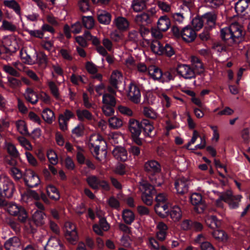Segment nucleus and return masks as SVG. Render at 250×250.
Wrapping results in <instances>:
<instances>
[{"instance_id": "36", "label": "nucleus", "mask_w": 250, "mask_h": 250, "mask_svg": "<svg viewBox=\"0 0 250 250\" xmlns=\"http://www.w3.org/2000/svg\"><path fill=\"white\" fill-rule=\"evenodd\" d=\"M212 235L214 238L219 242L226 241L228 239V235L222 230H215L212 232Z\"/></svg>"}, {"instance_id": "16", "label": "nucleus", "mask_w": 250, "mask_h": 250, "mask_svg": "<svg viewBox=\"0 0 250 250\" xmlns=\"http://www.w3.org/2000/svg\"><path fill=\"white\" fill-rule=\"evenodd\" d=\"M155 13V11H151L150 15L148 13L144 12L142 14L137 15L135 20L137 23H141L143 26L150 24L152 21V15Z\"/></svg>"}, {"instance_id": "50", "label": "nucleus", "mask_w": 250, "mask_h": 250, "mask_svg": "<svg viewBox=\"0 0 250 250\" xmlns=\"http://www.w3.org/2000/svg\"><path fill=\"white\" fill-rule=\"evenodd\" d=\"M84 126L83 124H78L72 130V133L77 137H82L84 134Z\"/></svg>"}, {"instance_id": "41", "label": "nucleus", "mask_w": 250, "mask_h": 250, "mask_svg": "<svg viewBox=\"0 0 250 250\" xmlns=\"http://www.w3.org/2000/svg\"><path fill=\"white\" fill-rule=\"evenodd\" d=\"M248 7V4L245 0H239L235 5V9L238 14L243 13Z\"/></svg>"}, {"instance_id": "28", "label": "nucleus", "mask_w": 250, "mask_h": 250, "mask_svg": "<svg viewBox=\"0 0 250 250\" xmlns=\"http://www.w3.org/2000/svg\"><path fill=\"white\" fill-rule=\"evenodd\" d=\"M148 0H133L131 8L135 12H140L146 8V3Z\"/></svg>"}, {"instance_id": "47", "label": "nucleus", "mask_w": 250, "mask_h": 250, "mask_svg": "<svg viewBox=\"0 0 250 250\" xmlns=\"http://www.w3.org/2000/svg\"><path fill=\"white\" fill-rule=\"evenodd\" d=\"M144 116L151 119H155L157 118V114L154 110L150 107H144L143 110Z\"/></svg>"}, {"instance_id": "35", "label": "nucleus", "mask_w": 250, "mask_h": 250, "mask_svg": "<svg viewBox=\"0 0 250 250\" xmlns=\"http://www.w3.org/2000/svg\"><path fill=\"white\" fill-rule=\"evenodd\" d=\"M148 73L155 80L161 79V78L163 76V71L155 66L148 68Z\"/></svg>"}, {"instance_id": "22", "label": "nucleus", "mask_w": 250, "mask_h": 250, "mask_svg": "<svg viewBox=\"0 0 250 250\" xmlns=\"http://www.w3.org/2000/svg\"><path fill=\"white\" fill-rule=\"evenodd\" d=\"M76 113L78 120L83 122L85 120L92 121L93 119L92 114L87 109H78L76 110Z\"/></svg>"}, {"instance_id": "54", "label": "nucleus", "mask_w": 250, "mask_h": 250, "mask_svg": "<svg viewBox=\"0 0 250 250\" xmlns=\"http://www.w3.org/2000/svg\"><path fill=\"white\" fill-rule=\"evenodd\" d=\"M25 31L27 32L31 37L37 38L39 39H42L44 36V33L40 30H29L26 29Z\"/></svg>"}, {"instance_id": "62", "label": "nucleus", "mask_w": 250, "mask_h": 250, "mask_svg": "<svg viewBox=\"0 0 250 250\" xmlns=\"http://www.w3.org/2000/svg\"><path fill=\"white\" fill-rule=\"evenodd\" d=\"M118 108L119 112L123 114L128 116H132L133 115L132 110L128 107L123 105H119Z\"/></svg>"}, {"instance_id": "17", "label": "nucleus", "mask_w": 250, "mask_h": 250, "mask_svg": "<svg viewBox=\"0 0 250 250\" xmlns=\"http://www.w3.org/2000/svg\"><path fill=\"white\" fill-rule=\"evenodd\" d=\"M113 23L119 30L124 32L128 30L129 27V22L125 17L119 16L113 21Z\"/></svg>"}, {"instance_id": "7", "label": "nucleus", "mask_w": 250, "mask_h": 250, "mask_svg": "<svg viewBox=\"0 0 250 250\" xmlns=\"http://www.w3.org/2000/svg\"><path fill=\"white\" fill-rule=\"evenodd\" d=\"M25 185L29 188L37 187L40 183V179L36 173L31 170H26L23 178Z\"/></svg>"}, {"instance_id": "30", "label": "nucleus", "mask_w": 250, "mask_h": 250, "mask_svg": "<svg viewBox=\"0 0 250 250\" xmlns=\"http://www.w3.org/2000/svg\"><path fill=\"white\" fill-rule=\"evenodd\" d=\"M29 196L32 197L34 199H35L36 201L40 200V199H42L43 202L49 205L50 204V202L45 194L43 193V192H41V194H39L38 193H37L35 190H30L28 192Z\"/></svg>"}, {"instance_id": "32", "label": "nucleus", "mask_w": 250, "mask_h": 250, "mask_svg": "<svg viewBox=\"0 0 250 250\" xmlns=\"http://www.w3.org/2000/svg\"><path fill=\"white\" fill-rule=\"evenodd\" d=\"M175 188L178 194L183 195L188 192V186L183 180L179 179L175 183Z\"/></svg>"}, {"instance_id": "52", "label": "nucleus", "mask_w": 250, "mask_h": 250, "mask_svg": "<svg viewBox=\"0 0 250 250\" xmlns=\"http://www.w3.org/2000/svg\"><path fill=\"white\" fill-rule=\"evenodd\" d=\"M206 5L213 8H216L222 5L223 3V0H205Z\"/></svg>"}, {"instance_id": "18", "label": "nucleus", "mask_w": 250, "mask_h": 250, "mask_svg": "<svg viewBox=\"0 0 250 250\" xmlns=\"http://www.w3.org/2000/svg\"><path fill=\"white\" fill-rule=\"evenodd\" d=\"M204 23H205L206 29H211L214 26L217 15L214 12H208L202 16Z\"/></svg>"}, {"instance_id": "11", "label": "nucleus", "mask_w": 250, "mask_h": 250, "mask_svg": "<svg viewBox=\"0 0 250 250\" xmlns=\"http://www.w3.org/2000/svg\"><path fill=\"white\" fill-rule=\"evenodd\" d=\"M190 202L195 206V209L200 213L203 212L206 208V205L202 200V196L201 194L193 193L190 196Z\"/></svg>"}, {"instance_id": "58", "label": "nucleus", "mask_w": 250, "mask_h": 250, "mask_svg": "<svg viewBox=\"0 0 250 250\" xmlns=\"http://www.w3.org/2000/svg\"><path fill=\"white\" fill-rule=\"evenodd\" d=\"M47 156L51 164L55 165L57 164V156L54 151L50 150V151L48 152Z\"/></svg>"}, {"instance_id": "64", "label": "nucleus", "mask_w": 250, "mask_h": 250, "mask_svg": "<svg viewBox=\"0 0 250 250\" xmlns=\"http://www.w3.org/2000/svg\"><path fill=\"white\" fill-rule=\"evenodd\" d=\"M108 204L111 208H118L120 206L119 201L114 196H111L109 198Z\"/></svg>"}, {"instance_id": "5", "label": "nucleus", "mask_w": 250, "mask_h": 250, "mask_svg": "<svg viewBox=\"0 0 250 250\" xmlns=\"http://www.w3.org/2000/svg\"><path fill=\"white\" fill-rule=\"evenodd\" d=\"M151 51L158 54H165L167 57L172 56V46L166 43L165 46L157 40H153L150 44Z\"/></svg>"}, {"instance_id": "1", "label": "nucleus", "mask_w": 250, "mask_h": 250, "mask_svg": "<svg viewBox=\"0 0 250 250\" xmlns=\"http://www.w3.org/2000/svg\"><path fill=\"white\" fill-rule=\"evenodd\" d=\"M151 121L147 119H143L141 121L130 118L128 121V128L131 134L132 141L135 145H143V139L140 136L143 132L145 136L150 137L154 129Z\"/></svg>"}, {"instance_id": "21", "label": "nucleus", "mask_w": 250, "mask_h": 250, "mask_svg": "<svg viewBox=\"0 0 250 250\" xmlns=\"http://www.w3.org/2000/svg\"><path fill=\"white\" fill-rule=\"evenodd\" d=\"M97 17L100 23L104 25H109L110 23L112 16L107 11L99 10L97 12Z\"/></svg>"}, {"instance_id": "29", "label": "nucleus", "mask_w": 250, "mask_h": 250, "mask_svg": "<svg viewBox=\"0 0 250 250\" xmlns=\"http://www.w3.org/2000/svg\"><path fill=\"white\" fill-rule=\"evenodd\" d=\"M45 216L43 211L37 210L33 215V219L37 226H41L45 223Z\"/></svg>"}, {"instance_id": "3", "label": "nucleus", "mask_w": 250, "mask_h": 250, "mask_svg": "<svg viewBox=\"0 0 250 250\" xmlns=\"http://www.w3.org/2000/svg\"><path fill=\"white\" fill-rule=\"evenodd\" d=\"M140 188L144 190L142 195L143 202L147 206L152 205L153 195L156 193V191L153 186L146 181H143L140 183Z\"/></svg>"}, {"instance_id": "8", "label": "nucleus", "mask_w": 250, "mask_h": 250, "mask_svg": "<svg viewBox=\"0 0 250 250\" xmlns=\"http://www.w3.org/2000/svg\"><path fill=\"white\" fill-rule=\"evenodd\" d=\"M165 121L166 125L164 131L162 141L163 142L164 149L166 151H170L171 147V141L169 132L172 129V123L168 115L167 116Z\"/></svg>"}, {"instance_id": "6", "label": "nucleus", "mask_w": 250, "mask_h": 250, "mask_svg": "<svg viewBox=\"0 0 250 250\" xmlns=\"http://www.w3.org/2000/svg\"><path fill=\"white\" fill-rule=\"evenodd\" d=\"M8 210L11 215L17 216L18 220L21 223H25L28 219V213L25 209L16 204L11 205Z\"/></svg>"}, {"instance_id": "44", "label": "nucleus", "mask_w": 250, "mask_h": 250, "mask_svg": "<svg viewBox=\"0 0 250 250\" xmlns=\"http://www.w3.org/2000/svg\"><path fill=\"white\" fill-rule=\"evenodd\" d=\"M242 196L241 195L233 196L228 204L229 208L231 209L236 208L238 207L240 202L241 200Z\"/></svg>"}, {"instance_id": "26", "label": "nucleus", "mask_w": 250, "mask_h": 250, "mask_svg": "<svg viewBox=\"0 0 250 250\" xmlns=\"http://www.w3.org/2000/svg\"><path fill=\"white\" fill-rule=\"evenodd\" d=\"M24 95L25 99L33 104H35L38 101V95L31 88L27 87Z\"/></svg>"}, {"instance_id": "43", "label": "nucleus", "mask_w": 250, "mask_h": 250, "mask_svg": "<svg viewBox=\"0 0 250 250\" xmlns=\"http://www.w3.org/2000/svg\"><path fill=\"white\" fill-rule=\"evenodd\" d=\"M192 25L194 28L195 31H199L203 26L204 21L203 19L202 16L201 17H195L192 21Z\"/></svg>"}, {"instance_id": "23", "label": "nucleus", "mask_w": 250, "mask_h": 250, "mask_svg": "<svg viewBox=\"0 0 250 250\" xmlns=\"http://www.w3.org/2000/svg\"><path fill=\"white\" fill-rule=\"evenodd\" d=\"M46 193L50 199L58 201L60 198L59 189L54 186L49 185L46 187Z\"/></svg>"}, {"instance_id": "55", "label": "nucleus", "mask_w": 250, "mask_h": 250, "mask_svg": "<svg viewBox=\"0 0 250 250\" xmlns=\"http://www.w3.org/2000/svg\"><path fill=\"white\" fill-rule=\"evenodd\" d=\"M7 78L9 85L12 88H16L21 85V82L20 80L12 77H9Z\"/></svg>"}, {"instance_id": "33", "label": "nucleus", "mask_w": 250, "mask_h": 250, "mask_svg": "<svg viewBox=\"0 0 250 250\" xmlns=\"http://www.w3.org/2000/svg\"><path fill=\"white\" fill-rule=\"evenodd\" d=\"M100 179L95 175H90L87 177L86 181L88 186L93 189H99Z\"/></svg>"}, {"instance_id": "9", "label": "nucleus", "mask_w": 250, "mask_h": 250, "mask_svg": "<svg viewBox=\"0 0 250 250\" xmlns=\"http://www.w3.org/2000/svg\"><path fill=\"white\" fill-rule=\"evenodd\" d=\"M144 168L150 179L152 181L156 179L155 176L161 170L160 164L155 160L149 161L146 163Z\"/></svg>"}, {"instance_id": "48", "label": "nucleus", "mask_w": 250, "mask_h": 250, "mask_svg": "<svg viewBox=\"0 0 250 250\" xmlns=\"http://www.w3.org/2000/svg\"><path fill=\"white\" fill-rule=\"evenodd\" d=\"M132 145L130 146V147L128 149V151L130 154H131L134 157H138L140 155L141 150L142 149L141 145Z\"/></svg>"}, {"instance_id": "31", "label": "nucleus", "mask_w": 250, "mask_h": 250, "mask_svg": "<svg viewBox=\"0 0 250 250\" xmlns=\"http://www.w3.org/2000/svg\"><path fill=\"white\" fill-rule=\"evenodd\" d=\"M205 221L207 225L211 228H219L220 223L216 217L214 215H207L205 217Z\"/></svg>"}, {"instance_id": "20", "label": "nucleus", "mask_w": 250, "mask_h": 250, "mask_svg": "<svg viewBox=\"0 0 250 250\" xmlns=\"http://www.w3.org/2000/svg\"><path fill=\"white\" fill-rule=\"evenodd\" d=\"M191 65L192 69L198 74L203 73L205 71V67L201 61L195 56H192L190 59Z\"/></svg>"}, {"instance_id": "25", "label": "nucleus", "mask_w": 250, "mask_h": 250, "mask_svg": "<svg viewBox=\"0 0 250 250\" xmlns=\"http://www.w3.org/2000/svg\"><path fill=\"white\" fill-rule=\"evenodd\" d=\"M69 228L66 229L65 231V236L67 239L70 241H75L77 238V232L75 226L73 224H68Z\"/></svg>"}, {"instance_id": "42", "label": "nucleus", "mask_w": 250, "mask_h": 250, "mask_svg": "<svg viewBox=\"0 0 250 250\" xmlns=\"http://www.w3.org/2000/svg\"><path fill=\"white\" fill-rule=\"evenodd\" d=\"M108 123L109 126L114 129L119 128L123 125L122 121L115 116L110 118Z\"/></svg>"}, {"instance_id": "14", "label": "nucleus", "mask_w": 250, "mask_h": 250, "mask_svg": "<svg viewBox=\"0 0 250 250\" xmlns=\"http://www.w3.org/2000/svg\"><path fill=\"white\" fill-rule=\"evenodd\" d=\"M45 250H65L64 245L55 236H52L47 242Z\"/></svg>"}, {"instance_id": "40", "label": "nucleus", "mask_w": 250, "mask_h": 250, "mask_svg": "<svg viewBox=\"0 0 250 250\" xmlns=\"http://www.w3.org/2000/svg\"><path fill=\"white\" fill-rule=\"evenodd\" d=\"M42 116L45 121L51 123L54 117V113L49 108H46L42 111Z\"/></svg>"}, {"instance_id": "15", "label": "nucleus", "mask_w": 250, "mask_h": 250, "mask_svg": "<svg viewBox=\"0 0 250 250\" xmlns=\"http://www.w3.org/2000/svg\"><path fill=\"white\" fill-rule=\"evenodd\" d=\"M197 36L196 31L190 26H187L182 31V38L187 42H192Z\"/></svg>"}, {"instance_id": "53", "label": "nucleus", "mask_w": 250, "mask_h": 250, "mask_svg": "<svg viewBox=\"0 0 250 250\" xmlns=\"http://www.w3.org/2000/svg\"><path fill=\"white\" fill-rule=\"evenodd\" d=\"M182 216L180 208L178 206L173 207V221H178L181 219Z\"/></svg>"}, {"instance_id": "37", "label": "nucleus", "mask_w": 250, "mask_h": 250, "mask_svg": "<svg viewBox=\"0 0 250 250\" xmlns=\"http://www.w3.org/2000/svg\"><path fill=\"white\" fill-rule=\"evenodd\" d=\"M103 103L105 105L115 106L116 102L114 96L108 93L104 94L103 96Z\"/></svg>"}, {"instance_id": "63", "label": "nucleus", "mask_w": 250, "mask_h": 250, "mask_svg": "<svg viewBox=\"0 0 250 250\" xmlns=\"http://www.w3.org/2000/svg\"><path fill=\"white\" fill-rule=\"evenodd\" d=\"M19 141L21 144V145L25 147V149L28 150H31L32 149V146L30 143V142L25 138L22 137H20L19 139Z\"/></svg>"}, {"instance_id": "13", "label": "nucleus", "mask_w": 250, "mask_h": 250, "mask_svg": "<svg viewBox=\"0 0 250 250\" xmlns=\"http://www.w3.org/2000/svg\"><path fill=\"white\" fill-rule=\"evenodd\" d=\"M154 210L156 213L161 218H165L169 215L172 218V213L168 208L167 204L156 203L154 207Z\"/></svg>"}, {"instance_id": "49", "label": "nucleus", "mask_w": 250, "mask_h": 250, "mask_svg": "<svg viewBox=\"0 0 250 250\" xmlns=\"http://www.w3.org/2000/svg\"><path fill=\"white\" fill-rule=\"evenodd\" d=\"M7 150L9 155L12 157L18 158L20 156L19 151L16 146L10 143L7 145Z\"/></svg>"}, {"instance_id": "46", "label": "nucleus", "mask_w": 250, "mask_h": 250, "mask_svg": "<svg viewBox=\"0 0 250 250\" xmlns=\"http://www.w3.org/2000/svg\"><path fill=\"white\" fill-rule=\"evenodd\" d=\"M103 141H104V139L100 135L98 134L91 135L90 138V142L89 145L91 150H92V148H93L95 146L98 144H96L95 142H99L100 143V142Z\"/></svg>"}, {"instance_id": "56", "label": "nucleus", "mask_w": 250, "mask_h": 250, "mask_svg": "<svg viewBox=\"0 0 250 250\" xmlns=\"http://www.w3.org/2000/svg\"><path fill=\"white\" fill-rule=\"evenodd\" d=\"M97 216L99 218V224H98L102 229L106 231L109 229V225L107 223L105 218L102 217L100 215L97 214Z\"/></svg>"}, {"instance_id": "57", "label": "nucleus", "mask_w": 250, "mask_h": 250, "mask_svg": "<svg viewBox=\"0 0 250 250\" xmlns=\"http://www.w3.org/2000/svg\"><path fill=\"white\" fill-rule=\"evenodd\" d=\"M85 68L87 72L91 74H94L98 72L97 66L91 62H86Z\"/></svg>"}, {"instance_id": "38", "label": "nucleus", "mask_w": 250, "mask_h": 250, "mask_svg": "<svg viewBox=\"0 0 250 250\" xmlns=\"http://www.w3.org/2000/svg\"><path fill=\"white\" fill-rule=\"evenodd\" d=\"M82 22L83 26L86 29H90L94 26L95 21L92 16H83Z\"/></svg>"}, {"instance_id": "2", "label": "nucleus", "mask_w": 250, "mask_h": 250, "mask_svg": "<svg viewBox=\"0 0 250 250\" xmlns=\"http://www.w3.org/2000/svg\"><path fill=\"white\" fill-rule=\"evenodd\" d=\"M245 32L243 27L238 22L232 23L229 26L221 29V39L229 46L237 45L244 38Z\"/></svg>"}, {"instance_id": "27", "label": "nucleus", "mask_w": 250, "mask_h": 250, "mask_svg": "<svg viewBox=\"0 0 250 250\" xmlns=\"http://www.w3.org/2000/svg\"><path fill=\"white\" fill-rule=\"evenodd\" d=\"M123 219L126 225H130L135 220L134 212L129 209H125L122 211Z\"/></svg>"}, {"instance_id": "10", "label": "nucleus", "mask_w": 250, "mask_h": 250, "mask_svg": "<svg viewBox=\"0 0 250 250\" xmlns=\"http://www.w3.org/2000/svg\"><path fill=\"white\" fill-rule=\"evenodd\" d=\"M127 94L128 99L134 104H138L141 100V91L139 87L134 82H131L128 86Z\"/></svg>"}, {"instance_id": "39", "label": "nucleus", "mask_w": 250, "mask_h": 250, "mask_svg": "<svg viewBox=\"0 0 250 250\" xmlns=\"http://www.w3.org/2000/svg\"><path fill=\"white\" fill-rule=\"evenodd\" d=\"M75 118L74 114L69 109H65L63 114L59 115V120L62 121L63 123H68L70 119Z\"/></svg>"}, {"instance_id": "4", "label": "nucleus", "mask_w": 250, "mask_h": 250, "mask_svg": "<svg viewBox=\"0 0 250 250\" xmlns=\"http://www.w3.org/2000/svg\"><path fill=\"white\" fill-rule=\"evenodd\" d=\"M16 191L13 182L9 179L0 178V197L1 198H10Z\"/></svg>"}, {"instance_id": "12", "label": "nucleus", "mask_w": 250, "mask_h": 250, "mask_svg": "<svg viewBox=\"0 0 250 250\" xmlns=\"http://www.w3.org/2000/svg\"><path fill=\"white\" fill-rule=\"evenodd\" d=\"M176 70L178 74L185 79H191L195 77V72L188 65L180 64Z\"/></svg>"}, {"instance_id": "61", "label": "nucleus", "mask_w": 250, "mask_h": 250, "mask_svg": "<svg viewBox=\"0 0 250 250\" xmlns=\"http://www.w3.org/2000/svg\"><path fill=\"white\" fill-rule=\"evenodd\" d=\"M1 27L3 28L4 30L10 31L12 32L15 31L16 30V26L6 20H3L2 21Z\"/></svg>"}, {"instance_id": "45", "label": "nucleus", "mask_w": 250, "mask_h": 250, "mask_svg": "<svg viewBox=\"0 0 250 250\" xmlns=\"http://www.w3.org/2000/svg\"><path fill=\"white\" fill-rule=\"evenodd\" d=\"M233 196L232 192L230 190H228L222 193L219 199L216 201V203L218 206H220L219 204L221 201H224L228 203L231 200Z\"/></svg>"}, {"instance_id": "24", "label": "nucleus", "mask_w": 250, "mask_h": 250, "mask_svg": "<svg viewBox=\"0 0 250 250\" xmlns=\"http://www.w3.org/2000/svg\"><path fill=\"white\" fill-rule=\"evenodd\" d=\"M170 21L167 16H161L157 22V28L163 32L167 31L169 27Z\"/></svg>"}, {"instance_id": "19", "label": "nucleus", "mask_w": 250, "mask_h": 250, "mask_svg": "<svg viewBox=\"0 0 250 250\" xmlns=\"http://www.w3.org/2000/svg\"><path fill=\"white\" fill-rule=\"evenodd\" d=\"M112 153L115 158L119 161L125 162L127 159V151L122 146H116Z\"/></svg>"}, {"instance_id": "51", "label": "nucleus", "mask_w": 250, "mask_h": 250, "mask_svg": "<svg viewBox=\"0 0 250 250\" xmlns=\"http://www.w3.org/2000/svg\"><path fill=\"white\" fill-rule=\"evenodd\" d=\"M48 85L52 95L56 99H58L59 97V89L55 83L53 81H50L48 83Z\"/></svg>"}, {"instance_id": "34", "label": "nucleus", "mask_w": 250, "mask_h": 250, "mask_svg": "<svg viewBox=\"0 0 250 250\" xmlns=\"http://www.w3.org/2000/svg\"><path fill=\"white\" fill-rule=\"evenodd\" d=\"M3 4L6 7L12 9L16 14L20 15V5L15 0H5L3 1Z\"/></svg>"}, {"instance_id": "60", "label": "nucleus", "mask_w": 250, "mask_h": 250, "mask_svg": "<svg viewBox=\"0 0 250 250\" xmlns=\"http://www.w3.org/2000/svg\"><path fill=\"white\" fill-rule=\"evenodd\" d=\"M3 70L5 72L12 76L18 77L19 75V73L14 67L10 65H4Z\"/></svg>"}, {"instance_id": "59", "label": "nucleus", "mask_w": 250, "mask_h": 250, "mask_svg": "<svg viewBox=\"0 0 250 250\" xmlns=\"http://www.w3.org/2000/svg\"><path fill=\"white\" fill-rule=\"evenodd\" d=\"M241 137L245 142L248 143L250 140V128H244L241 132Z\"/></svg>"}]
</instances>
